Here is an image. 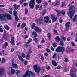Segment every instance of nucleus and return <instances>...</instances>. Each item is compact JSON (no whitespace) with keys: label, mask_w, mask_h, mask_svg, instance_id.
<instances>
[{"label":"nucleus","mask_w":77,"mask_h":77,"mask_svg":"<svg viewBox=\"0 0 77 77\" xmlns=\"http://www.w3.org/2000/svg\"><path fill=\"white\" fill-rule=\"evenodd\" d=\"M48 36L49 39H50V37L51 36V35H50V34L48 33Z\"/></svg>","instance_id":"55"},{"label":"nucleus","mask_w":77,"mask_h":77,"mask_svg":"<svg viewBox=\"0 0 77 77\" xmlns=\"http://www.w3.org/2000/svg\"><path fill=\"white\" fill-rule=\"evenodd\" d=\"M17 11L16 10L14 11L13 12V14H14V16H15L16 15H18L17 14Z\"/></svg>","instance_id":"35"},{"label":"nucleus","mask_w":77,"mask_h":77,"mask_svg":"<svg viewBox=\"0 0 77 77\" xmlns=\"http://www.w3.org/2000/svg\"><path fill=\"white\" fill-rule=\"evenodd\" d=\"M22 56L23 58H24L26 57V55L24 53H23L22 54Z\"/></svg>","instance_id":"50"},{"label":"nucleus","mask_w":77,"mask_h":77,"mask_svg":"<svg viewBox=\"0 0 77 77\" xmlns=\"http://www.w3.org/2000/svg\"><path fill=\"white\" fill-rule=\"evenodd\" d=\"M3 32V30L2 29V27L0 26V32Z\"/></svg>","instance_id":"41"},{"label":"nucleus","mask_w":77,"mask_h":77,"mask_svg":"<svg viewBox=\"0 0 77 77\" xmlns=\"http://www.w3.org/2000/svg\"><path fill=\"white\" fill-rule=\"evenodd\" d=\"M42 20H43V18L42 17H40L39 19L36 20V23H37L38 25L41 24L42 23Z\"/></svg>","instance_id":"5"},{"label":"nucleus","mask_w":77,"mask_h":77,"mask_svg":"<svg viewBox=\"0 0 77 77\" xmlns=\"http://www.w3.org/2000/svg\"><path fill=\"white\" fill-rule=\"evenodd\" d=\"M8 43L7 42H5V43L4 44V46L3 47L4 48H5L6 47H7V46H8Z\"/></svg>","instance_id":"25"},{"label":"nucleus","mask_w":77,"mask_h":77,"mask_svg":"<svg viewBox=\"0 0 77 77\" xmlns=\"http://www.w3.org/2000/svg\"><path fill=\"white\" fill-rule=\"evenodd\" d=\"M75 7L73 5H71L70 7L69 12L67 13V14L71 19L72 18V17H73L74 15L75 12Z\"/></svg>","instance_id":"1"},{"label":"nucleus","mask_w":77,"mask_h":77,"mask_svg":"<svg viewBox=\"0 0 77 77\" xmlns=\"http://www.w3.org/2000/svg\"><path fill=\"white\" fill-rule=\"evenodd\" d=\"M50 48L52 50H53V51H54V48L52 46H51Z\"/></svg>","instance_id":"58"},{"label":"nucleus","mask_w":77,"mask_h":77,"mask_svg":"<svg viewBox=\"0 0 77 77\" xmlns=\"http://www.w3.org/2000/svg\"><path fill=\"white\" fill-rule=\"evenodd\" d=\"M44 21L45 23H48L49 21V17L48 16H46L44 17Z\"/></svg>","instance_id":"15"},{"label":"nucleus","mask_w":77,"mask_h":77,"mask_svg":"<svg viewBox=\"0 0 77 77\" xmlns=\"http://www.w3.org/2000/svg\"><path fill=\"white\" fill-rule=\"evenodd\" d=\"M3 38L4 39H7V37H6V35H4L3 36Z\"/></svg>","instance_id":"44"},{"label":"nucleus","mask_w":77,"mask_h":77,"mask_svg":"<svg viewBox=\"0 0 77 77\" xmlns=\"http://www.w3.org/2000/svg\"><path fill=\"white\" fill-rule=\"evenodd\" d=\"M5 7V5H0V8H4Z\"/></svg>","instance_id":"53"},{"label":"nucleus","mask_w":77,"mask_h":77,"mask_svg":"<svg viewBox=\"0 0 77 77\" xmlns=\"http://www.w3.org/2000/svg\"><path fill=\"white\" fill-rule=\"evenodd\" d=\"M28 12V10L27 9V8H26L25 9V14H27Z\"/></svg>","instance_id":"48"},{"label":"nucleus","mask_w":77,"mask_h":77,"mask_svg":"<svg viewBox=\"0 0 77 77\" xmlns=\"http://www.w3.org/2000/svg\"><path fill=\"white\" fill-rule=\"evenodd\" d=\"M5 69L4 67H2L0 68V76L2 75L3 73L5 72Z\"/></svg>","instance_id":"9"},{"label":"nucleus","mask_w":77,"mask_h":77,"mask_svg":"<svg viewBox=\"0 0 77 77\" xmlns=\"http://www.w3.org/2000/svg\"><path fill=\"white\" fill-rule=\"evenodd\" d=\"M59 21L60 23H62L63 22V20L61 17L60 18Z\"/></svg>","instance_id":"37"},{"label":"nucleus","mask_w":77,"mask_h":77,"mask_svg":"<svg viewBox=\"0 0 77 77\" xmlns=\"http://www.w3.org/2000/svg\"><path fill=\"white\" fill-rule=\"evenodd\" d=\"M6 18H8L9 20H12V18L11 17V16L7 13L0 14V20L5 21V20H6Z\"/></svg>","instance_id":"2"},{"label":"nucleus","mask_w":77,"mask_h":77,"mask_svg":"<svg viewBox=\"0 0 77 77\" xmlns=\"http://www.w3.org/2000/svg\"><path fill=\"white\" fill-rule=\"evenodd\" d=\"M70 75L71 77H75V72L74 69H72L70 71Z\"/></svg>","instance_id":"7"},{"label":"nucleus","mask_w":77,"mask_h":77,"mask_svg":"<svg viewBox=\"0 0 77 77\" xmlns=\"http://www.w3.org/2000/svg\"><path fill=\"white\" fill-rule=\"evenodd\" d=\"M12 66L14 68H18V65L17 64L15 63L14 62H13L12 63Z\"/></svg>","instance_id":"11"},{"label":"nucleus","mask_w":77,"mask_h":77,"mask_svg":"<svg viewBox=\"0 0 77 77\" xmlns=\"http://www.w3.org/2000/svg\"><path fill=\"white\" fill-rule=\"evenodd\" d=\"M30 57V55L29 54H27L26 58L27 59H29Z\"/></svg>","instance_id":"36"},{"label":"nucleus","mask_w":77,"mask_h":77,"mask_svg":"<svg viewBox=\"0 0 77 77\" xmlns=\"http://www.w3.org/2000/svg\"><path fill=\"white\" fill-rule=\"evenodd\" d=\"M60 45L61 46H63V45H64L63 42V40H60Z\"/></svg>","instance_id":"24"},{"label":"nucleus","mask_w":77,"mask_h":77,"mask_svg":"<svg viewBox=\"0 0 77 77\" xmlns=\"http://www.w3.org/2000/svg\"><path fill=\"white\" fill-rule=\"evenodd\" d=\"M55 11H56V12H57V14H58V15H59V14H60V11L59 10H55Z\"/></svg>","instance_id":"49"},{"label":"nucleus","mask_w":77,"mask_h":77,"mask_svg":"<svg viewBox=\"0 0 77 77\" xmlns=\"http://www.w3.org/2000/svg\"><path fill=\"white\" fill-rule=\"evenodd\" d=\"M54 32L55 34L56 35H57L58 34V32H57V31L55 29L54 30Z\"/></svg>","instance_id":"40"},{"label":"nucleus","mask_w":77,"mask_h":77,"mask_svg":"<svg viewBox=\"0 0 77 77\" xmlns=\"http://www.w3.org/2000/svg\"><path fill=\"white\" fill-rule=\"evenodd\" d=\"M52 20L53 22H55L57 20V17L55 16H53L51 17Z\"/></svg>","instance_id":"14"},{"label":"nucleus","mask_w":77,"mask_h":77,"mask_svg":"<svg viewBox=\"0 0 77 77\" xmlns=\"http://www.w3.org/2000/svg\"><path fill=\"white\" fill-rule=\"evenodd\" d=\"M20 72V70H16L15 72L16 73V74L18 75V73H19Z\"/></svg>","instance_id":"43"},{"label":"nucleus","mask_w":77,"mask_h":77,"mask_svg":"<svg viewBox=\"0 0 77 77\" xmlns=\"http://www.w3.org/2000/svg\"><path fill=\"white\" fill-rule=\"evenodd\" d=\"M5 62V58H3L2 60V62L1 63L2 64H3V63H4Z\"/></svg>","instance_id":"39"},{"label":"nucleus","mask_w":77,"mask_h":77,"mask_svg":"<svg viewBox=\"0 0 77 77\" xmlns=\"http://www.w3.org/2000/svg\"><path fill=\"white\" fill-rule=\"evenodd\" d=\"M35 6V0H31L29 3V6L31 9H33Z\"/></svg>","instance_id":"6"},{"label":"nucleus","mask_w":77,"mask_h":77,"mask_svg":"<svg viewBox=\"0 0 77 77\" xmlns=\"http://www.w3.org/2000/svg\"><path fill=\"white\" fill-rule=\"evenodd\" d=\"M34 40L35 41V42H36L38 43V39L37 38L34 39Z\"/></svg>","instance_id":"46"},{"label":"nucleus","mask_w":77,"mask_h":77,"mask_svg":"<svg viewBox=\"0 0 77 77\" xmlns=\"http://www.w3.org/2000/svg\"><path fill=\"white\" fill-rule=\"evenodd\" d=\"M74 49H70L69 51L71 52H72V53H73L74 52Z\"/></svg>","instance_id":"64"},{"label":"nucleus","mask_w":77,"mask_h":77,"mask_svg":"<svg viewBox=\"0 0 77 77\" xmlns=\"http://www.w3.org/2000/svg\"><path fill=\"white\" fill-rule=\"evenodd\" d=\"M64 61L65 62H68V59L67 58H65V59Z\"/></svg>","instance_id":"47"},{"label":"nucleus","mask_w":77,"mask_h":77,"mask_svg":"<svg viewBox=\"0 0 77 77\" xmlns=\"http://www.w3.org/2000/svg\"><path fill=\"white\" fill-rule=\"evenodd\" d=\"M41 59L42 61H43L44 60V56L42 54L41 55Z\"/></svg>","instance_id":"33"},{"label":"nucleus","mask_w":77,"mask_h":77,"mask_svg":"<svg viewBox=\"0 0 77 77\" xmlns=\"http://www.w3.org/2000/svg\"><path fill=\"white\" fill-rule=\"evenodd\" d=\"M64 6H65V3L64 2H63L62 3L61 7H62H62H63Z\"/></svg>","instance_id":"45"},{"label":"nucleus","mask_w":77,"mask_h":77,"mask_svg":"<svg viewBox=\"0 0 77 77\" xmlns=\"http://www.w3.org/2000/svg\"><path fill=\"white\" fill-rule=\"evenodd\" d=\"M43 6L44 7H47V6H48V3L47 2L44 3L43 4Z\"/></svg>","instance_id":"31"},{"label":"nucleus","mask_w":77,"mask_h":77,"mask_svg":"<svg viewBox=\"0 0 77 77\" xmlns=\"http://www.w3.org/2000/svg\"><path fill=\"white\" fill-rule=\"evenodd\" d=\"M54 55L52 57L54 59H56V56H57V54L56 53H54Z\"/></svg>","instance_id":"34"},{"label":"nucleus","mask_w":77,"mask_h":77,"mask_svg":"<svg viewBox=\"0 0 77 77\" xmlns=\"http://www.w3.org/2000/svg\"><path fill=\"white\" fill-rule=\"evenodd\" d=\"M40 10H42V5H41L39 8Z\"/></svg>","instance_id":"63"},{"label":"nucleus","mask_w":77,"mask_h":77,"mask_svg":"<svg viewBox=\"0 0 77 77\" xmlns=\"http://www.w3.org/2000/svg\"><path fill=\"white\" fill-rule=\"evenodd\" d=\"M32 42V39H29L28 40V42H27V44H29V43H30V42Z\"/></svg>","instance_id":"42"},{"label":"nucleus","mask_w":77,"mask_h":77,"mask_svg":"<svg viewBox=\"0 0 77 77\" xmlns=\"http://www.w3.org/2000/svg\"><path fill=\"white\" fill-rule=\"evenodd\" d=\"M71 24V22H68L67 23L65 24V26L66 27V31H68L69 30V28L70 27V25Z\"/></svg>","instance_id":"8"},{"label":"nucleus","mask_w":77,"mask_h":77,"mask_svg":"<svg viewBox=\"0 0 77 77\" xmlns=\"http://www.w3.org/2000/svg\"><path fill=\"white\" fill-rule=\"evenodd\" d=\"M53 45L54 47H56V43H53Z\"/></svg>","instance_id":"57"},{"label":"nucleus","mask_w":77,"mask_h":77,"mask_svg":"<svg viewBox=\"0 0 77 77\" xmlns=\"http://www.w3.org/2000/svg\"><path fill=\"white\" fill-rule=\"evenodd\" d=\"M25 26H26V23H22V25L21 27V28L23 29V28H24V27Z\"/></svg>","instance_id":"26"},{"label":"nucleus","mask_w":77,"mask_h":77,"mask_svg":"<svg viewBox=\"0 0 77 77\" xmlns=\"http://www.w3.org/2000/svg\"><path fill=\"white\" fill-rule=\"evenodd\" d=\"M50 69V66H47L46 67V69L47 70H49Z\"/></svg>","instance_id":"52"},{"label":"nucleus","mask_w":77,"mask_h":77,"mask_svg":"<svg viewBox=\"0 0 77 77\" xmlns=\"http://www.w3.org/2000/svg\"><path fill=\"white\" fill-rule=\"evenodd\" d=\"M52 64L54 66H57V63L54 60H53L52 61Z\"/></svg>","instance_id":"18"},{"label":"nucleus","mask_w":77,"mask_h":77,"mask_svg":"<svg viewBox=\"0 0 77 77\" xmlns=\"http://www.w3.org/2000/svg\"><path fill=\"white\" fill-rule=\"evenodd\" d=\"M55 3H56L54 5V6H56L57 5H60V2H59L58 1H56L55 2Z\"/></svg>","instance_id":"28"},{"label":"nucleus","mask_w":77,"mask_h":77,"mask_svg":"<svg viewBox=\"0 0 77 77\" xmlns=\"http://www.w3.org/2000/svg\"><path fill=\"white\" fill-rule=\"evenodd\" d=\"M77 15H75L74 17L72 19V21L73 22H76L77 21Z\"/></svg>","instance_id":"19"},{"label":"nucleus","mask_w":77,"mask_h":77,"mask_svg":"<svg viewBox=\"0 0 77 77\" xmlns=\"http://www.w3.org/2000/svg\"><path fill=\"white\" fill-rule=\"evenodd\" d=\"M18 57H19V59L22 62H24V59L23 58V57H22L21 56H20V55L18 56Z\"/></svg>","instance_id":"21"},{"label":"nucleus","mask_w":77,"mask_h":77,"mask_svg":"<svg viewBox=\"0 0 77 77\" xmlns=\"http://www.w3.org/2000/svg\"><path fill=\"white\" fill-rule=\"evenodd\" d=\"M32 34L33 35L34 38H36L38 36L37 33L35 32H32Z\"/></svg>","instance_id":"17"},{"label":"nucleus","mask_w":77,"mask_h":77,"mask_svg":"<svg viewBox=\"0 0 77 77\" xmlns=\"http://www.w3.org/2000/svg\"><path fill=\"white\" fill-rule=\"evenodd\" d=\"M60 14H62L63 15H64L65 14V11L62 10L60 12Z\"/></svg>","instance_id":"29"},{"label":"nucleus","mask_w":77,"mask_h":77,"mask_svg":"<svg viewBox=\"0 0 77 77\" xmlns=\"http://www.w3.org/2000/svg\"><path fill=\"white\" fill-rule=\"evenodd\" d=\"M45 41L44 40V38H43L41 41V43H44V42Z\"/></svg>","instance_id":"56"},{"label":"nucleus","mask_w":77,"mask_h":77,"mask_svg":"<svg viewBox=\"0 0 77 77\" xmlns=\"http://www.w3.org/2000/svg\"><path fill=\"white\" fill-rule=\"evenodd\" d=\"M65 50V48L63 47L59 46L56 49V51L57 52H62L63 53Z\"/></svg>","instance_id":"3"},{"label":"nucleus","mask_w":77,"mask_h":77,"mask_svg":"<svg viewBox=\"0 0 77 77\" xmlns=\"http://www.w3.org/2000/svg\"><path fill=\"white\" fill-rule=\"evenodd\" d=\"M56 69H62V67L61 66H58L56 67Z\"/></svg>","instance_id":"51"},{"label":"nucleus","mask_w":77,"mask_h":77,"mask_svg":"<svg viewBox=\"0 0 77 77\" xmlns=\"http://www.w3.org/2000/svg\"><path fill=\"white\" fill-rule=\"evenodd\" d=\"M14 42V37H12L11 38V41H10V43L11 44H12V45H15V43Z\"/></svg>","instance_id":"16"},{"label":"nucleus","mask_w":77,"mask_h":77,"mask_svg":"<svg viewBox=\"0 0 77 77\" xmlns=\"http://www.w3.org/2000/svg\"><path fill=\"white\" fill-rule=\"evenodd\" d=\"M24 77H30V71L27 70L26 72L25 75H24Z\"/></svg>","instance_id":"10"},{"label":"nucleus","mask_w":77,"mask_h":77,"mask_svg":"<svg viewBox=\"0 0 77 77\" xmlns=\"http://www.w3.org/2000/svg\"><path fill=\"white\" fill-rule=\"evenodd\" d=\"M36 27V26H35V23H34L32 24L31 25V28L32 29H33L34 28H35H35Z\"/></svg>","instance_id":"23"},{"label":"nucleus","mask_w":77,"mask_h":77,"mask_svg":"<svg viewBox=\"0 0 77 77\" xmlns=\"http://www.w3.org/2000/svg\"><path fill=\"white\" fill-rule=\"evenodd\" d=\"M35 30L37 33H41V30L38 27H36L35 29Z\"/></svg>","instance_id":"12"},{"label":"nucleus","mask_w":77,"mask_h":77,"mask_svg":"<svg viewBox=\"0 0 77 77\" xmlns=\"http://www.w3.org/2000/svg\"><path fill=\"white\" fill-rule=\"evenodd\" d=\"M32 52V51H31V49H30L28 51V53H29V54H31Z\"/></svg>","instance_id":"61"},{"label":"nucleus","mask_w":77,"mask_h":77,"mask_svg":"<svg viewBox=\"0 0 77 77\" xmlns=\"http://www.w3.org/2000/svg\"><path fill=\"white\" fill-rule=\"evenodd\" d=\"M31 75L32 77H34L35 75V74L32 73H31Z\"/></svg>","instance_id":"60"},{"label":"nucleus","mask_w":77,"mask_h":77,"mask_svg":"<svg viewBox=\"0 0 77 77\" xmlns=\"http://www.w3.org/2000/svg\"><path fill=\"white\" fill-rule=\"evenodd\" d=\"M14 16L16 21H18V20H19V18L18 17V15H16V16Z\"/></svg>","instance_id":"27"},{"label":"nucleus","mask_w":77,"mask_h":77,"mask_svg":"<svg viewBox=\"0 0 77 77\" xmlns=\"http://www.w3.org/2000/svg\"><path fill=\"white\" fill-rule=\"evenodd\" d=\"M29 46V45H27V44H26L25 45V47H26V48H27Z\"/></svg>","instance_id":"59"},{"label":"nucleus","mask_w":77,"mask_h":77,"mask_svg":"<svg viewBox=\"0 0 77 77\" xmlns=\"http://www.w3.org/2000/svg\"><path fill=\"white\" fill-rule=\"evenodd\" d=\"M14 9L15 10H17L18 9V8L20 7V5H18L17 4H15L13 5Z\"/></svg>","instance_id":"13"},{"label":"nucleus","mask_w":77,"mask_h":77,"mask_svg":"<svg viewBox=\"0 0 77 77\" xmlns=\"http://www.w3.org/2000/svg\"><path fill=\"white\" fill-rule=\"evenodd\" d=\"M55 40L57 42H59L60 41V38L59 37L57 36L55 38Z\"/></svg>","instance_id":"20"},{"label":"nucleus","mask_w":77,"mask_h":77,"mask_svg":"<svg viewBox=\"0 0 77 77\" xmlns=\"http://www.w3.org/2000/svg\"><path fill=\"white\" fill-rule=\"evenodd\" d=\"M11 72L12 73V74H14L15 72V70H14V69H13L12 68H11Z\"/></svg>","instance_id":"30"},{"label":"nucleus","mask_w":77,"mask_h":77,"mask_svg":"<svg viewBox=\"0 0 77 77\" xmlns=\"http://www.w3.org/2000/svg\"><path fill=\"white\" fill-rule=\"evenodd\" d=\"M61 39L64 41H65V38L64 37L62 36L61 37Z\"/></svg>","instance_id":"54"},{"label":"nucleus","mask_w":77,"mask_h":77,"mask_svg":"<svg viewBox=\"0 0 77 77\" xmlns=\"http://www.w3.org/2000/svg\"><path fill=\"white\" fill-rule=\"evenodd\" d=\"M36 2L37 3H38V4L41 3V2H42L41 0H36Z\"/></svg>","instance_id":"32"},{"label":"nucleus","mask_w":77,"mask_h":77,"mask_svg":"<svg viewBox=\"0 0 77 77\" xmlns=\"http://www.w3.org/2000/svg\"><path fill=\"white\" fill-rule=\"evenodd\" d=\"M4 27L7 30H9V26H8L7 25H5L4 26Z\"/></svg>","instance_id":"22"},{"label":"nucleus","mask_w":77,"mask_h":77,"mask_svg":"<svg viewBox=\"0 0 77 77\" xmlns=\"http://www.w3.org/2000/svg\"><path fill=\"white\" fill-rule=\"evenodd\" d=\"M46 12V10L43 9L42 10V14L44 15V14H45V12Z\"/></svg>","instance_id":"38"},{"label":"nucleus","mask_w":77,"mask_h":77,"mask_svg":"<svg viewBox=\"0 0 77 77\" xmlns=\"http://www.w3.org/2000/svg\"><path fill=\"white\" fill-rule=\"evenodd\" d=\"M34 69L35 70V72L38 74L41 71V68L39 67H38L36 65H35L33 66Z\"/></svg>","instance_id":"4"},{"label":"nucleus","mask_w":77,"mask_h":77,"mask_svg":"<svg viewBox=\"0 0 77 77\" xmlns=\"http://www.w3.org/2000/svg\"><path fill=\"white\" fill-rule=\"evenodd\" d=\"M72 45L73 47H74L75 46V45L74 44V42H72Z\"/></svg>","instance_id":"62"}]
</instances>
